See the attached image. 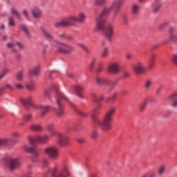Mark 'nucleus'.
I'll return each instance as SVG.
<instances>
[{
	"mask_svg": "<svg viewBox=\"0 0 177 177\" xmlns=\"http://www.w3.org/2000/svg\"><path fill=\"white\" fill-rule=\"evenodd\" d=\"M147 106V102H143L139 108L140 111H145V109H146V106Z\"/></svg>",
	"mask_w": 177,
	"mask_h": 177,
	"instance_id": "45",
	"label": "nucleus"
},
{
	"mask_svg": "<svg viewBox=\"0 0 177 177\" xmlns=\"http://www.w3.org/2000/svg\"><path fill=\"white\" fill-rule=\"evenodd\" d=\"M59 37L61 38V39H66L67 34H66V33L61 34L59 35Z\"/></svg>",
	"mask_w": 177,
	"mask_h": 177,
	"instance_id": "60",
	"label": "nucleus"
},
{
	"mask_svg": "<svg viewBox=\"0 0 177 177\" xmlns=\"http://www.w3.org/2000/svg\"><path fill=\"white\" fill-rule=\"evenodd\" d=\"M126 59L127 60H131V59H132V55L130 53H127L126 55Z\"/></svg>",
	"mask_w": 177,
	"mask_h": 177,
	"instance_id": "62",
	"label": "nucleus"
},
{
	"mask_svg": "<svg viewBox=\"0 0 177 177\" xmlns=\"http://www.w3.org/2000/svg\"><path fill=\"white\" fill-rule=\"evenodd\" d=\"M162 8V0H155L152 3L153 13H158Z\"/></svg>",
	"mask_w": 177,
	"mask_h": 177,
	"instance_id": "15",
	"label": "nucleus"
},
{
	"mask_svg": "<svg viewBox=\"0 0 177 177\" xmlns=\"http://www.w3.org/2000/svg\"><path fill=\"white\" fill-rule=\"evenodd\" d=\"M30 131H36V132H42L44 131V127L38 124H32L29 127Z\"/></svg>",
	"mask_w": 177,
	"mask_h": 177,
	"instance_id": "21",
	"label": "nucleus"
},
{
	"mask_svg": "<svg viewBox=\"0 0 177 177\" xmlns=\"http://www.w3.org/2000/svg\"><path fill=\"white\" fill-rule=\"evenodd\" d=\"M77 19V23H84L85 21V19H86V15L83 12H80L76 16Z\"/></svg>",
	"mask_w": 177,
	"mask_h": 177,
	"instance_id": "25",
	"label": "nucleus"
},
{
	"mask_svg": "<svg viewBox=\"0 0 177 177\" xmlns=\"http://www.w3.org/2000/svg\"><path fill=\"white\" fill-rule=\"evenodd\" d=\"M74 91L76 92L77 96H78V97H80V99H84V94H82V92L84 91V86L77 84L74 86Z\"/></svg>",
	"mask_w": 177,
	"mask_h": 177,
	"instance_id": "17",
	"label": "nucleus"
},
{
	"mask_svg": "<svg viewBox=\"0 0 177 177\" xmlns=\"http://www.w3.org/2000/svg\"><path fill=\"white\" fill-rule=\"evenodd\" d=\"M31 13L35 19H41L42 17V10L38 6H34L31 10Z\"/></svg>",
	"mask_w": 177,
	"mask_h": 177,
	"instance_id": "16",
	"label": "nucleus"
},
{
	"mask_svg": "<svg viewBox=\"0 0 177 177\" xmlns=\"http://www.w3.org/2000/svg\"><path fill=\"white\" fill-rule=\"evenodd\" d=\"M12 137L14 138L13 140H11L12 143L15 145V143H17L19 139L20 138V133L17 131H14L12 133Z\"/></svg>",
	"mask_w": 177,
	"mask_h": 177,
	"instance_id": "26",
	"label": "nucleus"
},
{
	"mask_svg": "<svg viewBox=\"0 0 177 177\" xmlns=\"http://www.w3.org/2000/svg\"><path fill=\"white\" fill-rule=\"evenodd\" d=\"M15 88H17V89H19V91H21L24 86H23V84L17 83V84H15Z\"/></svg>",
	"mask_w": 177,
	"mask_h": 177,
	"instance_id": "55",
	"label": "nucleus"
},
{
	"mask_svg": "<svg viewBox=\"0 0 177 177\" xmlns=\"http://www.w3.org/2000/svg\"><path fill=\"white\" fill-rule=\"evenodd\" d=\"M44 96L50 100V102H52V95H50V93H49V91L48 90H44Z\"/></svg>",
	"mask_w": 177,
	"mask_h": 177,
	"instance_id": "37",
	"label": "nucleus"
},
{
	"mask_svg": "<svg viewBox=\"0 0 177 177\" xmlns=\"http://www.w3.org/2000/svg\"><path fill=\"white\" fill-rule=\"evenodd\" d=\"M8 26L10 27H15V26H16V22H15V17H13V16L8 17Z\"/></svg>",
	"mask_w": 177,
	"mask_h": 177,
	"instance_id": "31",
	"label": "nucleus"
},
{
	"mask_svg": "<svg viewBox=\"0 0 177 177\" xmlns=\"http://www.w3.org/2000/svg\"><path fill=\"white\" fill-rule=\"evenodd\" d=\"M78 114H79V115H81L82 117H88V114L83 111H79Z\"/></svg>",
	"mask_w": 177,
	"mask_h": 177,
	"instance_id": "58",
	"label": "nucleus"
},
{
	"mask_svg": "<svg viewBox=\"0 0 177 177\" xmlns=\"http://www.w3.org/2000/svg\"><path fill=\"white\" fill-rule=\"evenodd\" d=\"M133 71L136 74H143L145 73L146 69L145 68L143 62H138L137 64L133 66Z\"/></svg>",
	"mask_w": 177,
	"mask_h": 177,
	"instance_id": "13",
	"label": "nucleus"
},
{
	"mask_svg": "<svg viewBox=\"0 0 177 177\" xmlns=\"http://www.w3.org/2000/svg\"><path fill=\"white\" fill-rule=\"evenodd\" d=\"M28 140L30 145L35 146L37 143H41L42 145H45L49 142V136L47 134H44V136H35L34 137L29 136Z\"/></svg>",
	"mask_w": 177,
	"mask_h": 177,
	"instance_id": "8",
	"label": "nucleus"
},
{
	"mask_svg": "<svg viewBox=\"0 0 177 177\" xmlns=\"http://www.w3.org/2000/svg\"><path fill=\"white\" fill-rule=\"evenodd\" d=\"M10 142L9 138H0V146H6Z\"/></svg>",
	"mask_w": 177,
	"mask_h": 177,
	"instance_id": "33",
	"label": "nucleus"
},
{
	"mask_svg": "<svg viewBox=\"0 0 177 177\" xmlns=\"http://www.w3.org/2000/svg\"><path fill=\"white\" fill-rule=\"evenodd\" d=\"M41 68L40 65L35 66L32 70H29L30 75H39V70Z\"/></svg>",
	"mask_w": 177,
	"mask_h": 177,
	"instance_id": "24",
	"label": "nucleus"
},
{
	"mask_svg": "<svg viewBox=\"0 0 177 177\" xmlns=\"http://www.w3.org/2000/svg\"><path fill=\"white\" fill-rule=\"evenodd\" d=\"M9 73V69L8 68H4L1 73H0V81L1 80H3L5 77H6V74Z\"/></svg>",
	"mask_w": 177,
	"mask_h": 177,
	"instance_id": "35",
	"label": "nucleus"
},
{
	"mask_svg": "<svg viewBox=\"0 0 177 177\" xmlns=\"http://www.w3.org/2000/svg\"><path fill=\"white\" fill-rule=\"evenodd\" d=\"M166 169H167V167L165 165H162L160 167H159V169L158 171V175L159 176H162V174H164V172H165Z\"/></svg>",
	"mask_w": 177,
	"mask_h": 177,
	"instance_id": "36",
	"label": "nucleus"
},
{
	"mask_svg": "<svg viewBox=\"0 0 177 177\" xmlns=\"http://www.w3.org/2000/svg\"><path fill=\"white\" fill-rule=\"evenodd\" d=\"M99 109L95 108L91 112V120L95 125H97L102 131H109L111 129V120L113 115L115 113V108H110L104 114L102 120L97 118Z\"/></svg>",
	"mask_w": 177,
	"mask_h": 177,
	"instance_id": "2",
	"label": "nucleus"
},
{
	"mask_svg": "<svg viewBox=\"0 0 177 177\" xmlns=\"http://www.w3.org/2000/svg\"><path fill=\"white\" fill-rule=\"evenodd\" d=\"M7 164L10 171H15V169L20 168V162L17 158H10L7 160Z\"/></svg>",
	"mask_w": 177,
	"mask_h": 177,
	"instance_id": "11",
	"label": "nucleus"
},
{
	"mask_svg": "<svg viewBox=\"0 0 177 177\" xmlns=\"http://www.w3.org/2000/svg\"><path fill=\"white\" fill-rule=\"evenodd\" d=\"M95 81L98 85H109V82H110V80L103 77H96Z\"/></svg>",
	"mask_w": 177,
	"mask_h": 177,
	"instance_id": "23",
	"label": "nucleus"
},
{
	"mask_svg": "<svg viewBox=\"0 0 177 177\" xmlns=\"http://www.w3.org/2000/svg\"><path fill=\"white\" fill-rule=\"evenodd\" d=\"M108 55H109V49L108 48H104V50L101 53L102 57H107Z\"/></svg>",
	"mask_w": 177,
	"mask_h": 177,
	"instance_id": "44",
	"label": "nucleus"
},
{
	"mask_svg": "<svg viewBox=\"0 0 177 177\" xmlns=\"http://www.w3.org/2000/svg\"><path fill=\"white\" fill-rule=\"evenodd\" d=\"M66 39H67V41H69L70 42H71V41H74V37L71 36L70 35H67Z\"/></svg>",
	"mask_w": 177,
	"mask_h": 177,
	"instance_id": "56",
	"label": "nucleus"
},
{
	"mask_svg": "<svg viewBox=\"0 0 177 177\" xmlns=\"http://www.w3.org/2000/svg\"><path fill=\"white\" fill-rule=\"evenodd\" d=\"M92 139H96L97 138V132L93 131L91 134Z\"/></svg>",
	"mask_w": 177,
	"mask_h": 177,
	"instance_id": "59",
	"label": "nucleus"
},
{
	"mask_svg": "<svg viewBox=\"0 0 177 177\" xmlns=\"http://www.w3.org/2000/svg\"><path fill=\"white\" fill-rule=\"evenodd\" d=\"M45 153L51 160H57L59 158V149L56 147H46Z\"/></svg>",
	"mask_w": 177,
	"mask_h": 177,
	"instance_id": "9",
	"label": "nucleus"
},
{
	"mask_svg": "<svg viewBox=\"0 0 177 177\" xmlns=\"http://www.w3.org/2000/svg\"><path fill=\"white\" fill-rule=\"evenodd\" d=\"M107 3V0H95V5H106Z\"/></svg>",
	"mask_w": 177,
	"mask_h": 177,
	"instance_id": "40",
	"label": "nucleus"
},
{
	"mask_svg": "<svg viewBox=\"0 0 177 177\" xmlns=\"http://www.w3.org/2000/svg\"><path fill=\"white\" fill-rule=\"evenodd\" d=\"M16 45L18 46V48H19V49H21V50H23V49H24V45H23V44L20 43V42H17Z\"/></svg>",
	"mask_w": 177,
	"mask_h": 177,
	"instance_id": "57",
	"label": "nucleus"
},
{
	"mask_svg": "<svg viewBox=\"0 0 177 177\" xmlns=\"http://www.w3.org/2000/svg\"><path fill=\"white\" fill-rule=\"evenodd\" d=\"M41 31L44 35V37H46V38H47V39H53V35L50 33H49V32H48V30H46V29L41 28Z\"/></svg>",
	"mask_w": 177,
	"mask_h": 177,
	"instance_id": "28",
	"label": "nucleus"
},
{
	"mask_svg": "<svg viewBox=\"0 0 177 177\" xmlns=\"http://www.w3.org/2000/svg\"><path fill=\"white\" fill-rule=\"evenodd\" d=\"M25 150L29 153H32L35 157H38V156H39V153L37 151L34 147H30Z\"/></svg>",
	"mask_w": 177,
	"mask_h": 177,
	"instance_id": "32",
	"label": "nucleus"
},
{
	"mask_svg": "<svg viewBox=\"0 0 177 177\" xmlns=\"http://www.w3.org/2000/svg\"><path fill=\"white\" fill-rule=\"evenodd\" d=\"M24 120L27 122H28V121H31V120H32V114L28 113V114L25 115Z\"/></svg>",
	"mask_w": 177,
	"mask_h": 177,
	"instance_id": "41",
	"label": "nucleus"
},
{
	"mask_svg": "<svg viewBox=\"0 0 177 177\" xmlns=\"http://www.w3.org/2000/svg\"><path fill=\"white\" fill-rule=\"evenodd\" d=\"M168 26H169V22L165 21V22L160 24L158 26V28H159V30H162V29L165 28V27H168Z\"/></svg>",
	"mask_w": 177,
	"mask_h": 177,
	"instance_id": "39",
	"label": "nucleus"
},
{
	"mask_svg": "<svg viewBox=\"0 0 177 177\" xmlns=\"http://www.w3.org/2000/svg\"><path fill=\"white\" fill-rule=\"evenodd\" d=\"M43 167H49V160L44 159L42 161Z\"/></svg>",
	"mask_w": 177,
	"mask_h": 177,
	"instance_id": "52",
	"label": "nucleus"
},
{
	"mask_svg": "<svg viewBox=\"0 0 177 177\" xmlns=\"http://www.w3.org/2000/svg\"><path fill=\"white\" fill-rule=\"evenodd\" d=\"M151 84H153V82H151V80H147V81L145 82V88L146 89H149L150 87L151 86Z\"/></svg>",
	"mask_w": 177,
	"mask_h": 177,
	"instance_id": "46",
	"label": "nucleus"
},
{
	"mask_svg": "<svg viewBox=\"0 0 177 177\" xmlns=\"http://www.w3.org/2000/svg\"><path fill=\"white\" fill-rule=\"evenodd\" d=\"M19 28V30H21V31H23V32H24L26 38H31V32H30V29H28V27H27L26 24H20Z\"/></svg>",
	"mask_w": 177,
	"mask_h": 177,
	"instance_id": "19",
	"label": "nucleus"
},
{
	"mask_svg": "<svg viewBox=\"0 0 177 177\" xmlns=\"http://www.w3.org/2000/svg\"><path fill=\"white\" fill-rule=\"evenodd\" d=\"M176 30V29L174 27H170L169 28L170 34H174V32H175Z\"/></svg>",
	"mask_w": 177,
	"mask_h": 177,
	"instance_id": "61",
	"label": "nucleus"
},
{
	"mask_svg": "<svg viewBox=\"0 0 177 177\" xmlns=\"http://www.w3.org/2000/svg\"><path fill=\"white\" fill-rule=\"evenodd\" d=\"M47 129L49 131L55 130V124L53 123H50L47 125Z\"/></svg>",
	"mask_w": 177,
	"mask_h": 177,
	"instance_id": "47",
	"label": "nucleus"
},
{
	"mask_svg": "<svg viewBox=\"0 0 177 177\" xmlns=\"http://www.w3.org/2000/svg\"><path fill=\"white\" fill-rule=\"evenodd\" d=\"M23 15H24L25 19H26V20H30V14H28V12L27 10H24Z\"/></svg>",
	"mask_w": 177,
	"mask_h": 177,
	"instance_id": "48",
	"label": "nucleus"
},
{
	"mask_svg": "<svg viewBox=\"0 0 177 177\" xmlns=\"http://www.w3.org/2000/svg\"><path fill=\"white\" fill-rule=\"evenodd\" d=\"M49 172L52 177H68L71 175L68 166H64L59 170H57V166H55L54 168L49 169Z\"/></svg>",
	"mask_w": 177,
	"mask_h": 177,
	"instance_id": "7",
	"label": "nucleus"
},
{
	"mask_svg": "<svg viewBox=\"0 0 177 177\" xmlns=\"http://www.w3.org/2000/svg\"><path fill=\"white\" fill-rule=\"evenodd\" d=\"M6 88L10 89V91H14L15 89L13 87H12V86H10V84H6Z\"/></svg>",
	"mask_w": 177,
	"mask_h": 177,
	"instance_id": "64",
	"label": "nucleus"
},
{
	"mask_svg": "<svg viewBox=\"0 0 177 177\" xmlns=\"http://www.w3.org/2000/svg\"><path fill=\"white\" fill-rule=\"evenodd\" d=\"M95 63H96V59H95V58H94V59L91 61V68H93V66H95Z\"/></svg>",
	"mask_w": 177,
	"mask_h": 177,
	"instance_id": "63",
	"label": "nucleus"
},
{
	"mask_svg": "<svg viewBox=\"0 0 177 177\" xmlns=\"http://www.w3.org/2000/svg\"><path fill=\"white\" fill-rule=\"evenodd\" d=\"M24 78V71H19L16 75V79L17 81H23Z\"/></svg>",
	"mask_w": 177,
	"mask_h": 177,
	"instance_id": "29",
	"label": "nucleus"
},
{
	"mask_svg": "<svg viewBox=\"0 0 177 177\" xmlns=\"http://www.w3.org/2000/svg\"><path fill=\"white\" fill-rule=\"evenodd\" d=\"M6 46L8 49H11L13 53H16V52H17V49L15 48V44L8 42L7 43Z\"/></svg>",
	"mask_w": 177,
	"mask_h": 177,
	"instance_id": "30",
	"label": "nucleus"
},
{
	"mask_svg": "<svg viewBox=\"0 0 177 177\" xmlns=\"http://www.w3.org/2000/svg\"><path fill=\"white\" fill-rule=\"evenodd\" d=\"M108 73L110 74H113L117 75L120 71H121V67L120 66V63L118 62H113L109 65L107 68Z\"/></svg>",
	"mask_w": 177,
	"mask_h": 177,
	"instance_id": "10",
	"label": "nucleus"
},
{
	"mask_svg": "<svg viewBox=\"0 0 177 177\" xmlns=\"http://www.w3.org/2000/svg\"><path fill=\"white\" fill-rule=\"evenodd\" d=\"M111 10H113L111 6L104 8L100 16L96 19V28L98 31H103V35L107 41H111L114 36V25L109 24L106 26V21L103 17L109 16Z\"/></svg>",
	"mask_w": 177,
	"mask_h": 177,
	"instance_id": "1",
	"label": "nucleus"
},
{
	"mask_svg": "<svg viewBox=\"0 0 177 177\" xmlns=\"http://www.w3.org/2000/svg\"><path fill=\"white\" fill-rule=\"evenodd\" d=\"M20 103L23 104L26 107V109H28V106L30 107H32L33 109H36L37 110H41L40 113L41 117H45L46 114H48L49 110L52 109L50 106H44V105H37L32 103V97H28V98H21Z\"/></svg>",
	"mask_w": 177,
	"mask_h": 177,
	"instance_id": "3",
	"label": "nucleus"
},
{
	"mask_svg": "<svg viewBox=\"0 0 177 177\" xmlns=\"http://www.w3.org/2000/svg\"><path fill=\"white\" fill-rule=\"evenodd\" d=\"M91 99L94 103H99V96L95 93H91Z\"/></svg>",
	"mask_w": 177,
	"mask_h": 177,
	"instance_id": "34",
	"label": "nucleus"
},
{
	"mask_svg": "<svg viewBox=\"0 0 177 177\" xmlns=\"http://www.w3.org/2000/svg\"><path fill=\"white\" fill-rule=\"evenodd\" d=\"M118 84V80H115L113 82H111L109 80V86H111V88H113V86H115V84Z\"/></svg>",
	"mask_w": 177,
	"mask_h": 177,
	"instance_id": "53",
	"label": "nucleus"
},
{
	"mask_svg": "<svg viewBox=\"0 0 177 177\" xmlns=\"http://www.w3.org/2000/svg\"><path fill=\"white\" fill-rule=\"evenodd\" d=\"M50 91H55L57 93L55 99L56 102L57 103V100L62 103V100H64L65 102H68L71 106L74 109V110H76L75 105L70 101L67 95H66L64 93H62L59 90V86L57 84H52L50 87Z\"/></svg>",
	"mask_w": 177,
	"mask_h": 177,
	"instance_id": "5",
	"label": "nucleus"
},
{
	"mask_svg": "<svg viewBox=\"0 0 177 177\" xmlns=\"http://www.w3.org/2000/svg\"><path fill=\"white\" fill-rule=\"evenodd\" d=\"M176 38H177L176 35L174 34H170V36L169 37V41H174L176 39Z\"/></svg>",
	"mask_w": 177,
	"mask_h": 177,
	"instance_id": "54",
	"label": "nucleus"
},
{
	"mask_svg": "<svg viewBox=\"0 0 177 177\" xmlns=\"http://www.w3.org/2000/svg\"><path fill=\"white\" fill-rule=\"evenodd\" d=\"M154 59H155L154 55H151L149 59V68H153V66H154Z\"/></svg>",
	"mask_w": 177,
	"mask_h": 177,
	"instance_id": "42",
	"label": "nucleus"
},
{
	"mask_svg": "<svg viewBox=\"0 0 177 177\" xmlns=\"http://www.w3.org/2000/svg\"><path fill=\"white\" fill-rule=\"evenodd\" d=\"M57 115L58 117H63L65 114L64 111V106L59 100H57Z\"/></svg>",
	"mask_w": 177,
	"mask_h": 177,
	"instance_id": "18",
	"label": "nucleus"
},
{
	"mask_svg": "<svg viewBox=\"0 0 177 177\" xmlns=\"http://www.w3.org/2000/svg\"><path fill=\"white\" fill-rule=\"evenodd\" d=\"M171 62L174 63V64H176V66H177V54L173 55Z\"/></svg>",
	"mask_w": 177,
	"mask_h": 177,
	"instance_id": "51",
	"label": "nucleus"
},
{
	"mask_svg": "<svg viewBox=\"0 0 177 177\" xmlns=\"http://www.w3.org/2000/svg\"><path fill=\"white\" fill-rule=\"evenodd\" d=\"M77 46L82 48V49H84V50H85L86 53H88V48H86L84 44L78 43Z\"/></svg>",
	"mask_w": 177,
	"mask_h": 177,
	"instance_id": "49",
	"label": "nucleus"
},
{
	"mask_svg": "<svg viewBox=\"0 0 177 177\" xmlns=\"http://www.w3.org/2000/svg\"><path fill=\"white\" fill-rule=\"evenodd\" d=\"M125 0H113L111 5V8L115 10V12H118L124 5Z\"/></svg>",
	"mask_w": 177,
	"mask_h": 177,
	"instance_id": "14",
	"label": "nucleus"
},
{
	"mask_svg": "<svg viewBox=\"0 0 177 177\" xmlns=\"http://www.w3.org/2000/svg\"><path fill=\"white\" fill-rule=\"evenodd\" d=\"M140 12V6L139 4L134 3L131 6V14L133 16L136 17Z\"/></svg>",
	"mask_w": 177,
	"mask_h": 177,
	"instance_id": "20",
	"label": "nucleus"
},
{
	"mask_svg": "<svg viewBox=\"0 0 177 177\" xmlns=\"http://www.w3.org/2000/svg\"><path fill=\"white\" fill-rule=\"evenodd\" d=\"M177 93H174L169 95L168 97V100H172V103L171 104V107L177 108Z\"/></svg>",
	"mask_w": 177,
	"mask_h": 177,
	"instance_id": "22",
	"label": "nucleus"
},
{
	"mask_svg": "<svg viewBox=\"0 0 177 177\" xmlns=\"http://www.w3.org/2000/svg\"><path fill=\"white\" fill-rule=\"evenodd\" d=\"M74 23H78L77 16L70 15L66 19L55 22L54 24V27H55V28H60L61 27H68V26H73Z\"/></svg>",
	"mask_w": 177,
	"mask_h": 177,
	"instance_id": "6",
	"label": "nucleus"
},
{
	"mask_svg": "<svg viewBox=\"0 0 177 177\" xmlns=\"http://www.w3.org/2000/svg\"><path fill=\"white\" fill-rule=\"evenodd\" d=\"M115 97H117V93H113L111 97L106 98L105 102L106 103L110 102V100H111L112 102H114V100H115Z\"/></svg>",
	"mask_w": 177,
	"mask_h": 177,
	"instance_id": "38",
	"label": "nucleus"
},
{
	"mask_svg": "<svg viewBox=\"0 0 177 177\" xmlns=\"http://www.w3.org/2000/svg\"><path fill=\"white\" fill-rule=\"evenodd\" d=\"M10 13L11 15H13L14 16H16L19 20H21V15H20V13L17 10V9L15 8H10Z\"/></svg>",
	"mask_w": 177,
	"mask_h": 177,
	"instance_id": "27",
	"label": "nucleus"
},
{
	"mask_svg": "<svg viewBox=\"0 0 177 177\" xmlns=\"http://www.w3.org/2000/svg\"><path fill=\"white\" fill-rule=\"evenodd\" d=\"M27 89L28 91H30V92H32V91H34V88H35V85H34L33 83L32 84H28L26 85Z\"/></svg>",
	"mask_w": 177,
	"mask_h": 177,
	"instance_id": "43",
	"label": "nucleus"
},
{
	"mask_svg": "<svg viewBox=\"0 0 177 177\" xmlns=\"http://www.w3.org/2000/svg\"><path fill=\"white\" fill-rule=\"evenodd\" d=\"M51 45L52 46H57L59 52H61L63 55H71L75 50L74 46L64 43H60L57 41H53Z\"/></svg>",
	"mask_w": 177,
	"mask_h": 177,
	"instance_id": "4",
	"label": "nucleus"
},
{
	"mask_svg": "<svg viewBox=\"0 0 177 177\" xmlns=\"http://www.w3.org/2000/svg\"><path fill=\"white\" fill-rule=\"evenodd\" d=\"M49 133H50V136H57V134L59 133H57V131H56V129H54V130H51L50 131H48Z\"/></svg>",
	"mask_w": 177,
	"mask_h": 177,
	"instance_id": "50",
	"label": "nucleus"
},
{
	"mask_svg": "<svg viewBox=\"0 0 177 177\" xmlns=\"http://www.w3.org/2000/svg\"><path fill=\"white\" fill-rule=\"evenodd\" d=\"M57 144L61 147H65L68 145V137L66 136V134H63L62 133H59L57 134Z\"/></svg>",
	"mask_w": 177,
	"mask_h": 177,
	"instance_id": "12",
	"label": "nucleus"
}]
</instances>
